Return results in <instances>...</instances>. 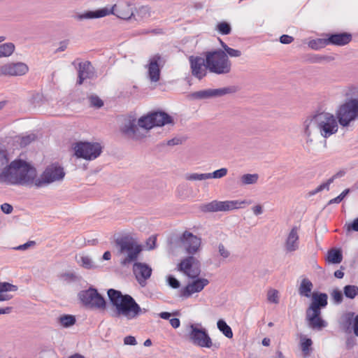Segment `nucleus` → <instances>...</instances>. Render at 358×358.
Instances as JSON below:
<instances>
[{"mask_svg": "<svg viewBox=\"0 0 358 358\" xmlns=\"http://www.w3.org/2000/svg\"><path fill=\"white\" fill-rule=\"evenodd\" d=\"M37 171L21 159L10 162L8 151L0 145V182L8 185L36 187Z\"/></svg>", "mask_w": 358, "mask_h": 358, "instance_id": "nucleus-1", "label": "nucleus"}, {"mask_svg": "<svg viewBox=\"0 0 358 358\" xmlns=\"http://www.w3.org/2000/svg\"><path fill=\"white\" fill-rule=\"evenodd\" d=\"M107 294L114 308L113 316L123 317L130 320L141 314L142 310L140 306L131 296L122 294L120 291L114 289H109Z\"/></svg>", "mask_w": 358, "mask_h": 358, "instance_id": "nucleus-2", "label": "nucleus"}, {"mask_svg": "<svg viewBox=\"0 0 358 358\" xmlns=\"http://www.w3.org/2000/svg\"><path fill=\"white\" fill-rule=\"evenodd\" d=\"M304 132L307 136L311 134V129L315 126L324 138H329L338 131V126L336 117L329 113H320L308 117L303 123Z\"/></svg>", "mask_w": 358, "mask_h": 358, "instance_id": "nucleus-3", "label": "nucleus"}, {"mask_svg": "<svg viewBox=\"0 0 358 358\" xmlns=\"http://www.w3.org/2000/svg\"><path fill=\"white\" fill-rule=\"evenodd\" d=\"M206 66L210 73L227 74L231 70V62L224 51L217 50L205 53Z\"/></svg>", "mask_w": 358, "mask_h": 358, "instance_id": "nucleus-4", "label": "nucleus"}, {"mask_svg": "<svg viewBox=\"0 0 358 358\" xmlns=\"http://www.w3.org/2000/svg\"><path fill=\"white\" fill-rule=\"evenodd\" d=\"M110 14H113L122 20H129L134 15V11L131 4L127 2H120L115 4L110 8H103L95 11L87 12L80 15V18H99Z\"/></svg>", "mask_w": 358, "mask_h": 358, "instance_id": "nucleus-5", "label": "nucleus"}, {"mask_svg": "<svg viewBox=\"0 0 358 358\" xmlns=\"http://www.w3.org/2000/svg\"><path fill=\"white\" fill-rule=\"evenodd\" d=\"M115 244L119 248L120 254L124 256L121 261L122 265L136 261L142 250L141 246L129 236L117 238L115 240Z\"/></svg>", "mask_w": 358, "mask_h": 358, "instance_id": "nucleus-6", "label": "nucleus"}, {"mask_svg": "<svg viewBox=\"0 0 358 358\" xmlns=\"http://www.w3.org/2000/svg\"><path fill=\"white\" fill-rule=\"evenodd\" d=\"M339 123L348 126L350 122L358 117V100L351 99L341 105L336 113Z\"/></svg>", "mask_w": 358, "mask_h": 358, "instance_id": "nucleus-7", "label": "nucleus"}, {"mask_svg": "<svg viewBox=\"0 0 358 358\" xmlns=\"http://www.w3.org/2000/svg\"><path fill=\"white\" fill-rule=\"evenodd\" d=\"M171 122L172 118L167 113L164 112H154L140 118L138 120V126L146 130H149L154 127H162Z\"/></svg>", "mask_w": 358, "mask_h": 358, "instance_id": "nucleus-8", "label": "nucleus"}, {"mask_svg": "<svg viewBox=\"0 0 358 358\" xmlns=\"http://www.w3.org/2000/svg\"><path fill=\"white\" fill-rule=\"evenodd\" d=\"M75 154L78 158L92 160L98 157L102 148L98 143L78 142L74 146Z\"/></svg>", "mask_w": 358, "mask_h": 358, "instance_id": "nucleus-9", "label": "nucleus"}, {"mask_svg": "<svg viewBox=\"0 0 358 358\" xmlns=\"http://www.w3.org/2000/svg\"><path fill=\"white\" fill-rule=\"evenodd\" d=\"M64 175L63 168L57 164H51L45 169L40 177L36 176V187H41L51 182L62 180Z\"/></svg>", "mask_w": 358, "mask_h": 358, "instance_id": "nucleus-10", "label": "nucleus"}, {"mask_svg": "<svg viewBox=\"0 0 358 358\" xmlns=\"http://www.w3.org/2000/svg\"><path fill=\"white\" fill-rule=\"evenodd\" d=\"M82 303L87 307L98 310H104L106 302L104 298L94 288L83 291L79 294Z\"/></svg>", "mask_w": 358, "mask_h": 358, "instance_id": "nucleus-11", "label": "nucleus"}, {"mask_svg": "<svg viewBox=\"0 0 358 358\" xmlns=\"http://www.w3.org/2000/svg\"><path fill=\"white\" fill-rule=\"evenodd\" d=\"M250 201H224L214 200L201 206L203 212L229 211L242 208L243 204H250Z\"/></svg>", "mask_w": 358, "mask_h": 358, "instance_id": "nucleus-12", "label": "nucleus"}, {"mask_svg": "<svg viewBox=\"0 0 358 358\" xmlns=\"http://www.w3.org/2000/svg\"><path fill=\"white\" fill-rule=\"evenodd\" d=\"M178 270L190 278H195L200 274L199 262L194 257H187L178 264Z\"/></svg>", "mask_w": 358, "mask_h": 358, "instance_id": "nucleus-13", "label": "nucleus"}, {"mask_svg": "<svg viewBox=\"0 0 358 358\" xmlns=\"http://www.w3.org/2000/svg\"><path fill=\"white\" fill-rule=\"evenodd\" d=\"M189 62L192 76L199 80H201L206 76L208 68L206 58L192 55L189 57Z\"/></svg>", "mask_w": 358, "mask_h": 358, "instance_id": "nucleus-14", "label": "nucleus"}, {"mask_svg": "<svg viewBox=\"0 0 358 358\" xmlns=\"http://www.w3.org/2000/svg\"><path fill=\"white\" fill-rule=\"evenodd\" d=\"M27 65L22 62L8 63L0 66V76H21L28 72Z\"/></svg>", "mask_w": 358, "mask_h": 358, "instance_id": "nucleus-15", "label": "nucleus"}, {"mask_svg": "<svg viewBox=\"0 0 358 358\" xmlns=\"http://www.w3.org/2000/svg\"><path fill=\"white\" fill-rule=\"evenodd\" d=\"M180 242L185 248L187 253L189 255H194L199 250L201 241L193 234L185 231L180 237Z\"/></svg>", "mask_w": 358, "mask_h": 358, "instance_id": "nucleus-16", "label": "nucleus"}, {"mask_svg": "<svg viewBox=\"0 0 358 358\" xmlns=\"http://www.w3.org/2000/svg\"><path fill=\"white\" fill-rule=\"evenodd\" d=\"M192 331L190 333V338L193 343L203 348H210L212 341L205 329H198L194 325L191 326Z\"/></svg>", "mask_w": 358, "mask_h": 358, "instance_id": "nucleus-17", "label": "nucleus"}, {"mask_svg": "<svg viewBox=\"0 0 358 358\" xmlns=\"http://www.w3.org/2000/svg\"><path fill=\"white\" fill-rule=\"evenodd\" d=\"M161 62L162 57L159 54H156L149 59L146 67L148 69V77L151 82L156 83L160 79L159 65Z\"/></svg>", "mask_w": 358, "mask_h": 358, "instance_id": "nucleus-18", "label": "nucleus"}, {"mask_svg": "<svg viewBox=\"0 0 358 358\" xmlns=\"http://www.w3.org/2000/svg\"><path fill=\"white\" fill-rule=\"evenodd\" d=\"M134 273L139 284L145 286L146 280L152 274V268L146 264L135 263L134 265Z\"/></svg>", "mask_w": 358, "mask_h": 358, "instance_id": "nucleus-19", "label": "nucleus"}, {"mask_svg": "<svg viewBox=\"0 0 358 358\" xmlns=\"http://www.w3.org/2000/svg\"><path fill=\"white\" fill-rule=\"evenodd\" d=\"M312 302L307 310L311 311H321V308H324L327 305V294L325 293H313Z\"/></svg>", "mask_w": 358, "mask_h": 358, "instance_id": "nucleus-20", "label": "nucleus"}, {"mask_svg": "<svg viewBox=\"0 0 358 358\" xmlns=\"http://www.w3.org/2000/svg\"><path fill=\"white\" fill-rule=\"evenodd\" d=\"M208 280L205 278H199L189 283L184 289L182 295L185 297L191 296L195 292H201L208 284Z\"/></svg>", "mask_w": 358, "mask_h": 358, "instance_id": "nucleus-21", "label": "nucleus"}, {"mask_svg": "<svg viewBox=\"0 0 358 358\" xmlns=\"http://www.w3.org/2000/svg\"><path fill=\"white\" fill-rule=\"evenodd\" d=\"M321 311L307 310L306 315L309 325L313 329H321L326 327L327 323L320 317Z\"/></svg>", "mask_w": 358, "mask_h": 358, "instance_id": "nucleus-22", "label": "nucleus"}, {"mask_svg": "<svg viewBox=\"0 0 358 358\" xmlns=\"http://www.w3.org/2000/svg\"><path fill=\"white\" fill-rule=\"evenodd\" d=\"M93 76L92 66L90 62H80L78 64V79L77 84L80 85L84 80Z\"/></svg>", "mask_w": 358, "mask_h": 358, "instance_id": "nucleus-23", "label": "nucleus"}, {"mask_svg": "<svg viewBox=\"0 0 358 358\" xmlns=\"http://www.w3.org/2000/svg\"><path fill=\"white\" fill-rule=\"evenodd\" d=\"M329 45L342 46L348 44L352 40V35L348 33H339L327 35Z\"/></svg>", "mask_w": 358, "mask_h": 358, "instance_id": "nucleus-24", "label": "nucleus"}, {"mask_svg": "<svg viewBox=\"0 0 358 358\" xmlns=\"http://www.w3.org/2000/svg\"><path fill=\"white\" fill-rule=\"evenodd\" d=\"M298 229L294 227L287 236L285 243L286 249L289 252L296 250L298 248Z\"/></svg>", "mask_w": 358, "mask_h": 358, "instance_id": "nucleus-25", "label": "nucleus"}, {"mask_svg": "<svg viewBox=\"0 0 358 358\" xmlns=\"http://www.w3.org/2000/svg\"><path fill=\"white\" fill-rule=\"evenodd\" d=\"M313 289V282L307 278L301 280L298 288L299 294L301 296L310 298L313 295L312 291Z\"/></svg>", "mask_w": 358, "mask_h": 358, "instance_id": "nucleus-26", "label": "nucleus"}, {"mask_svg": "<svg viewBox=\"0 0 358 358\" xmlns=\"http://www.w3.org/2000/svg\"><path fill=\"white\" fill-rule=\"evenodd\" d=\"M17 290L16 285L8 282H0V301H8L12 298V295L7 294L8 292H15Z\"/></svg>", "mask_w": 358, "mask_h": 358, "instance_id": "nucleus-27", "label": "nucleus"}, {"mask_svg": "<svg viewBox=\"0 0 358 358\" xmlns=\"http://www.w3.org/2000/svg\"><path fill=\"white\" fill-rule=\"evenodd\" d=\"M138 130L139 128L135 124L134 121H129V123L125 124L122 129L124 134L134 139H139L141 138V136L138 134Z\"/></svg>", "mask_w": 358, "mask_h": 358, "instance_id": "nucleus-28", "label": "nucleus"}, {"mask_svg": "<svg viewBox=\"0 0 358 358\" xmlns=\"http://www.w3.org/2000/svg\"><path fill=\"white\" fill-rule=\"evenodd\" d=\"M229 92L228 88L209 90L200 91L195 94L196 96L200 99L206 98L209 96H222Z\"/></svg>", "mask_w": 358, "mask_h": 358, "instance_id": "nucleus-29", "label": "nucleus"}, {"mask_svg": "<svg viewBox=\"0 0 358 358\" xmlns=\"http://www.w3.org/2000/svg\"><path fill=\"white\" fill-rule=\"evenodd\" d=\"M327 261L332 264H339L342 262L343 256L340 250L331 249L327 253Z\"/></svg>", "mask_w": 358, "mask_h": 358, "instance_id": "nucleus-30", "label": "nucleus"}, {"mask_svg": "<svg viewBox=\"0 0 358 358\" xmlns=\"http://www.w3.org/2000/svg\"><path fill=\"white\" fill-rule=\"evenodd\" d=\"M36 139L34 134H29L16 137V142L21 146L25 147Z\"/></svg>", "mask_w": 358, "mask_h": 358, "instance_id": "nucleus-31", "label": "nucleus"}, {"mask_svg": "<svg viewBox=\"0 0 358 358\" xmlns=\"http://www.w3.org/2000/svg\"><path fill=\"white\" fill-rule=\"evenodd\" d=\"M15 50V45L12 43L0 45V58L9 57Z\"/></svg>", "mask_w": 358, "mask_h": 358, "instance_id": "nucleus-32", "label": "nucleus"}, {"mask_svg": "<svg viewBox=\"0 0 358 358\" xmlns=\"http://www.w3.org/2000/svg\"><path fill=\"white\" fill-rule=\"evenodd\" d=\"M328 40L326 38H317L308 42V46L313 50H319L328 45Z\"/></svg>", "mask_w": 358, "mask_h": 358, "instance_id": "nucleus-33", "label": "nucleus"}, {"mask_svg": "<svg viewBox=\"0 0 358 358\" xmlns=\"http://www.w3.org/2000/svg\"><path fill=\"white\" fill-rule=\"evenodd\" d=\"M218 329L227 338H231L233 337V332L231 327L222 320H218L217 323Z\"/></svg>", "mask_w": 358, "mask_h": 358, "instance_id": "nucleus-34", "label": "nucleus"}, {"mask_svg": "<svg viewBox=\"0 0 358 358\" xmlns=\"http://www.w3.org/2000/svg\"><path fill=\"white\" fill-rule=\"evenodd\" d=\"M344 294L349 299H355L358 295V287L356 285H346L343 288Z\"/></svg>", "mask_w": 358, "mask_h": 358, "instance_id": "nucleus-35", "label": "nucleus"}, {"mask_svg": "<svg viewBox=\"0 0 358 358\" xmlns=\"http://www.w3.org/2000/svg\"><path fill=\"white\" fill-rule=\"evenodd\" d=\"M355 313L350 312L347 314L348 316V322L350 324H352V329L353 331L354 334L358 337V314L355 317L351 322V320L353 317Z\"/></svg>", "mask_w": 358, "mask_h": 358, "instance_id": "nucleus-36", "label": "nucleus"}, {"mask_svg": "<svg viewBox=\"0 0 358 358\" xmlns=\"http://www.w3.org/2000/svg\"><path fill=\"white\" fill-rule=\"evenodd\" d=\"M60 324L64 327H69L76 323V318L73 315H65L59 319Z\"/></svg>", "mask_w": 358, "mask_h": 358, "instance_id": "nucleus-37", "label": "nucleus"}, {"mask_svg": "<svg viewBox=\"0 0 358 358\" xmlns=\"http://www.w3.org/2000/svg\"><path fill=\"white\" fill-rule=\"evenodd\" d=\"M312 343L313 342L310 338H302L301 339V348L305 357L308 355Z\"/></svg>", "mask_w": 358, "mask_h": 358, "instance_id": "nucleus-38", "label": "nucleus"}, {"mask_svg": "<svg viewBox=\"0 0 358 358\" xmlns=\"http://www.w3.org/2000/svg\"><path fill=\"white\" fill-rule=\"evenodd\" d=\"M257 174H245L241 177V181L245 185L254 184L257 182L258 180Z\"/></svg>", "mask_w": 358, "mask_h": 358, "instance_id": "nucleus-39", "label": "nucleus"}, {"mask_svg": "<svg viewBox=\"0 0 358 358\" xmlns=\"http://www.w3.org/2000/svg\"><path fill=\"white\" fill-rule=\"evenodd\" d=\"M217 29L220 34L224 35L230 34L231 31L230 25L225 22L218 23L217 25Z\"/></svg>", "mask_w": 358, "mask_h": 358, "instance_id": "nucleus-40", "label": "nucleus"}, {"mask_svg": "<svg viewBox=\"0 0 358 358\" xmlns=\"http://www.w3.org/2000/svg\"><path fill=\"white\" fill-rule=\"evenodd\" d=\"M268 301L271 303H278L279 301L278 292L276 289H270L267 294Z\"/></svg>", "mask_w": 358, "mask_h": 358, "instance_id": "nucleus-41", "label": "nucleus"}, {"mask_svg": "<svg viewBox=\"0 0 358 358\" xmlns=\"http://www.w3.org/2000/svg\"><path fill=\"white\" fill-rule=\"evenodd\" d=\"M223 51L225 52L227 56H230L231 57H238L241 55V52L240 50L229 48L227 45H224Z\"/></svg>", "mask_w": 358, "mask_h": 358, "instance_id": "nucleus-42", "label": "nucleus"}, {"mask_svg": "<svg viewBox=\"0 0 358 358\" xmlns=\"http://www.w3.org/2000/svg\"><path fill=\"white\" fill-rule=\"evenodd\" d=\"M210 178V176L208 173H193L187 176V179L189 180H202Z\"/></svg>", "mask_w": 358, "mask_h": 358, "instance_id": "nucleus-43", "label": "nucleus"}, {"mask_svg": "<svg viewBox=\"0 0 358 358\" xmlns=\"http://www.w3.org/2000/svg\"><path fill=\"white\" fill-rule=\"evenodd\" d=\"M227 173V169L225 168H222L217 171H215L213 173H208V175L210 176V178H220L225 176Z\"/></svg>", "mask_w": 358, "mask_h": 358, "instance_id": "nucleus-44", "label": "nucleus"}, {"mask_svg": "<svg viewBox=\"0 0 358 358\" xmlns=\"http://www.w3.org/2000/svg\"><path fill=\"white\" fill-rule=\"evenodd\" d=\"M331 296L334 301L336 303H341L343 301L342 292L337 289H335L331 292Z\"/></svg>", "mask_w": 358, "mask_h": 358, "instance_id": "nucleus-45", "label": "nucleus"}, {"mask_svg": "<svg viewBox=\"0 0 358 358\" xmlns=\"http://www.w3.org/2000/svg\"><path fill=\"white\" fill-rule=\"evenodd\" d=\"M349 192H350L349 189H345L337 197L331 199L329 201V204L341 203L343 201V199L346 196V195L349 193Z\"/></svg>", "mask_w": 358, "mask_h": 358, "instance_id": "nucleus-46", "label": "nucleus"}, {"mask_svg": "<svg viewBox=\"0 0 358 358\" xmlns=\"http://www.w3.org/2000/svg\"><path fill=\"white\" fill-rule=\"evenodd\" d=\"M335 179V176H332L326 182H324L319 185L314 192V194L320 192L324 189H329L330 184H331Z\"/></svg>", "mask_w": 358, "mask_h": 358, "instance_id": "nucleus-47", "label": "nucleus"}, {"mask_svg": "<svg viewBox=\"0 0 358 358\" xmlns=\"http://www.w3.org/2000/svg\"><path fill=\"white\" fill-rule=\"evenodd\" d=\"M90 104L96 108H100L103 105V101L97 96H90Z\"/></svg>", "mask_w": 358, "mask_h": 358, "instance_id": "nucleus-48", "label": "nucleus"}, {"mask_svg": "<svg viewBox=\"0 0 358 358\" xmlns=\"http://www.w3.org/2000/svg\"><path fill=\"white\" fill-rule=\"evenodd\" d=\"M80 262L83 267L90 268L92 266L91 259L87 256H83L80 258Z\"/></svg>", "mask_w": 358, "mask_h": 358, "instance_id": "nucleus-49", "label": "nucleus"}, {"mask_svg": "<svg viewBox=\"0 0 358 358\" xmlns=\"http://www.w3.org/2000/svg\"><path fill=\"white\" fill-rule=\"evenodd\" d=\"M168 282H169V285L173 288L176 289L180 287L179 281L173 276H169L168 278Z\"/></svg>", "mask_w": 358, "mask_h": 358, "instance_id": "nucleus-50", "label": "nucleus"}, {"mask_svg": "<svg viewBox=\"0 0 358 358\" xmlns=\"http://www.w3.org/2000/svg\"><path fill=\"white\" fill-rule=\"evenodd\" d=\"M348 231H358V217L347 225Z\"/></svg>", "mask_w": 358, "mask_h": 358, "instance_id": "nucleus-51", "label": "nucleus"}, {"mask_svg": "<svg viewBox=\"0 0 358 358\" xmlns=\"http://www.w3.org/2000/svg\"><path fill=\"white\" fill-rule=\"evenodd\" d=\"M138 13L139 15H141V17L150 15V8H148V6H141V8H139Z\"/></svg>", "mask_w": 358, "mask_h": 358, "instance_id": "nucleus-52", "label": "nucleus"}, {"mask_svg": "<svg viewBox=\"0 0 358 358\" xmlns=\"http://www.w3.org/2000/svg\"><path fill=\"white\" fill-rule=\"evenodd\" d=\"M294 41V38L289 35H282L280 38V41L283 44H289Z\"/></svg>", "mask_w": 358, "mask_h": 358, "instance_id": "nucleus-53", "label": "nucleus"}, {"mask_svg": "<svg viewBox=\"0 0 358 358\" xmlns=\"http://www.w3.org/2000/svg\"><path fill=\"white\" fill-rule=\"evenodd\" d=\"M218 249L220 255L224 258H227L229 256V252L224 248L223 244H220Z\"/></svg>", "mask_w": 358, "mask_h": 358, "instance_id": "nucleus-54", "label": "nucleus"}, {"mask_svg": "<svg viewBox=\"0 0 358 358\" xmlns=\"http://www.w3.org/2000/svg\"><path fill=\"white\" fill-rule=\"evenodd\" d=\"M124 343L125 345H136V341L135 337L132 336H128L124 338Z\"/></svg>", "mask_w": 358, "mask_h": 358, "instance_id": "nucleus-55", "label": "nucleus"}, {"mask_svg": "<svg viewBox=\"0 0 358 358\" xmlns=\"http://www.w3.org/2000/svg\"><path fill=\"white\" fill-rule=\"evenodd\" d=\"M1 208L2 211L6 214H9V213H12V211L13 210V206L7 203L2 204L1 206Z\"/></svg>", "mask_w": 358, "mask_h": 358, "instance_id": "nucleus-56", "label": "nucleus"}, {"mask_svg": "<svg viewBox=\"0 0 358 358\" xmlns=\"http://www.w3.org/2000/svg\"><path fill=\"white\" fill-rule=\"evenodd\" d=\"M170 324L173 328L176 329L180 327V322L178 318H172L170 320Z\"/></svg>", "mask_w": 358, "mask_h": 358, "instance_id": "nucleus-57", "label": "nucleus"}, {"mask_svg": "<svg viewBox=\"0 0 358 358\" xmlns=\"http://www.w3.org/2000/svg\"><path fill=\"white\" fill-rule=\"evenodd\" d=\"M252 211L255 215H258L262 213V207L261 205H256L252 208Z\"/></svg>", "mask_w": 358, "mask_h": 358, "instance_id": "nucleus-58", "label": "nucleus"}, {"mask_svg": "<svg viewBox=\"0 0 358 358\" xmlns=\"http://www.w3.org/2000/svg\"><path fill=\"white\" fill-rule=\"evenodd\" d=\"M35 244V242L34 241H29L23 245H21L20 246H18L17 248V250H26L27 249L29 246L31 245H34Z\"/></svg>", "mask_w": 358, "mask_h": 358, "instance_id": "nucleus-59", "label": "nucleus"}, {"mask_svg": "<svg viewBox=\"0 0 358 358\" xmlns=\"http://www.w3.org/2000/svg\"><path fill=\"white\" fill-rule=\"evenodd\" d=\"M325 59V57L320 55H314L310 58L312 62H320Z\"/></svg>", "mask_w": 358, "mask_h": 358, "instance_id": "nucleus-60", "label": "nucleus"}, {"mask_svg": "<svg viewBox=\"0 0 358 358\" xmlns=\"http://www.w3.org/2000/svg\"><path fill=\"white\" fill-rule=\"evenodd\" d=\"M181 143V141L179 138H173L168 141L169 145H178Z\"/></svg>", "mask_w": 358, "mask_h": 358, "instance_id": "nucleus-61", "label": "nucleus"}, {"mask_svg": "<svg viewBox=\"0 0 358 358\" xmlns=\"http://www.w3.org/2000/svg\"><path fill=\"white\" fill-rule=\"evenodd\" d=\"M171 314L168 312H162L159 313V317L164 320H169Z\"/></svg>", "mask_w": 358, "mask_h": 358, "instance_id": "nucleus-62", "label": "nucleus"}, {"mask_svg": "<svg viewBox=\"0 0 358 358\" xmlns=\"http://www.w3.org/2000/svg\"><path fill=\"white\" fill-rule=\"evenodd\" d=\"M344 273L341 270H337L334 272V276L337 278H343Z\"/></svg>", "mask_w": 358, "mask_h": 358, "instance_id": "nucleus-63", "label": "nucleus"}, {"mask_svg": "<svg viewBox=\"0 0 358 358\" xmlns=\"http://www.w3.org/2000/svg\"><path fill=\"white\" fill-rule=\"evenodd\" d=\"M111 258V254L109 251H106L103 253V259L105 260H109Z\"/></svg>", "mask_w": 358, "mask_h": 358, "instance_id": "nucleus-64", "label": "nucleus"}]
</instances>
